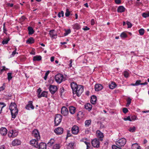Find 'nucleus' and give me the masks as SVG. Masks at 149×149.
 Instances as JSON below:
<instances>
[{"label":"nucleus","instance_id":"f257e3e1","mask_svg":"<svg viewBox=\"0 0 149 149\" xmlns=\"http://www.w3.org/2000/svg\"><path fill=\"white\" fill-rule=\"evenodd\" d=\"M73 94H76L78 96H80L84 91V86L82 85H78L74 82H72L70 84Z\"/></svg>","mask_w":149,"mask_h":149},{"label":"nucleus","instance_id":"f03ea898","mask_svg":"<svg viewBox=\"0 0 149 149\" xmlns=\"http://www.w3.org/2000/svg\"><path fill=\"white\" fill-rule=\"evenodd\" d=\"M9 109L10 110L12 118L14 119L17 115L18 111L16 104L15 103H11L9 107Z\"/></svg>","mask_w":149,"mask_h":149},{"label":"nucleus","instance_id":"7ed1b4c3","mask_svg":"<svg viewBox=\"0 0 149 149\" xmlns=\"http://www.w3.org/2000/svg\"><path fill=\"white\" fill-rule=\"evenodd\" d=\"M55 79L56 81L58 84H60L65 80L63 75L59 73L58 74L55 76Z\"/></svg>","mask_w":149,"mask_h":149},{"label":"nucleus","instance_id":"20e7f679","mask_svg":"<svg viewBox=\"0 0 149 149\" xmlns=\"http://www.w3.org/2000/svg\"><path fill=\"white\" fill-rule=\"evenodd\" d=\"M126 142V140L124 138H122L116 142V144L119 147L124 146Z\"/></svg>","mask_w":149,"mask_h":149},{"label":"nucleus","instance_id":"39448f33","mask_svg":"<svg viewBox=\"0 0 149 149\" xmlns=\"http://www.w3.org/2000/svg\"><path fill=\"white\" fill-rule=\"evenodd\" d=\"M62 118V116L60 114L56 115L54 120L55 125L58 126L60 123Z\"/></svg>","mask_w":149,"mask_h":149},{"label":"nucleus","instance_id":"423d86ee","mask_svg":"<svg viewBox=\"0 0 149 149\" xmlns=\"http://www.w3.org/2000/svg\"><path fill=\"white\" fill-rule=\"evenodd\" d=\"M18 135V133L16 130H10L8 132V136L10 138H14L16 137Z\"/></svg>","mask_w":149,"mask_h":149},{"label":"nucleus","instance_id":"0eeeda50","mask_svg":"<svg viewBox=\"0 0 149 149\" xmlns=\"http://www.w3.org/2000/svg\"><path fill=\"white\" fill-rule=\"evenodd\" d=\"M61 113L63 116H67L69 114V111L65 107L63 106L61 108Z\"/></svg>","mask_w":149,"mask_h":149},{"label":"nucleus","instance_id":"6e6552de","mask_svg":"<svg viewBox=\"0 0 149 149\" xmlns=\"http://www.w3.org/2000/svg\"><path fill=\"white\" fill-rule=\"evenodd\" d=\"M39 140H37L36 139H33L30 142V144L35 148H38V141Z\"/></svg>","mask_w":149,"mask_h":149},{"label":"nucleus","instance_id":"1a4fd4ad","mask_svg":"<svg viewBox=\"0 0 149 149\" xmlns=\"http://www.w3.org/2000/svg\"><path fill=\"white\" fill-rule=\"evenodd\" d=\"M49 89L52 94H54L57 90V88L56 86L52 85H50L49 86Z\"/></svg>","mask_w":149,"mask_h":149},{"label":"nucleus","instance_id":"9d476101","mask_svg":"<svg viewBox=\"0 0 149 149\" xmlns=\"http://www.w3.org/2000/svg\"><path fill=\"white\" fill-rule=\"evenodd\" d=\"M91 143L93 146L95 148H98L100 146V142L96 139L93 140L92 141Z\"/></svg>","mask_w":149,"mask_h":149},{"label":"nucleus","instance_id":"9b49d317","mask_svg":"<svg viewBox=\"0 0 149 149\" xmlns=\"http://www.w3.org/2000/svg\"><path fill=\"white\" fill-rule=\"evenodd\" d=\"M32 135L37 139L40 140V136L38 131L37 130H34L32 132Z\"/></svg>","mask_w":149,"mask_h":149},{"label":"nucleus","instance_id":"f8f14e48","mask_svg":"<svg viewBox=\"0 0 149 149\" xmlns=\"http://www.w3.org/2000/svg\"><path fill=\"white\" fill-rule=\"evenodd\" d=\"M71 131L72 132L73 134L76 135L79 132V128L77 126L74 125L72 127Z\"/></svg>","mask_w":149,"mask_h":149},{"label":"nucleus","instance_id":"ddd939ff","mask_svg":"<svg viewBox=\"0 0 149 149\" xmlns=\"http://www.w3.org/2000/svg\"><path fill=\"white\" fill-rule=\"evenodd\" d=\"M63 129L62 127H58L56 128L54 130V132L56 134L61 135L63 134Z\"/></svg>","mask_w":149,"mask_h":149},{"label":"nucleus","instance_id":"4468645a","mask_svg":"<svg viewBox=\"0 0 149 149\" xmlns=\"http://www.w3.org/2000/svg\"><path fill=\"white\" fill-rule=\"evenodd\" d=\"M96 133L97 137L99 139L100 141H102L104 137L103 133L99 130H97V131Z\"/></svg>","mask_w":149,"mask_h":149},{"label":"nucleus","instance_id":"2eb2a0df","mask_svg":"<svg viewBox=\"0 0 149 149\" xmlns=\"http://www.w3.org/2000/svg\"><path fill=\"white\" fill-rule=\"evenodd\" d=\"M32 103L33 102L32 101H29L28 102V104L26 106L25 108L27 110H29L30 108L32 109H34V107Z\"/></svg>","mask_w":149,"mask_h":149},{"label":"nucleus","instance_id":"dca6fc26","mask_svg":"<svg viewBox=\"0 0 149 149\" xmlns=\"http://www.w3.org/2000/svg\"><path fill=\"white\" fill-rule=\"evenodd\" d=\"M7 130L5 127H1L0 129V133L3 136H5L7 133Z\"/></svg>","mask_w":149,"mask_h":149},{"label":"nucleus","instance_id":"f3484780","mask_svg":"<svg viewBox=\"0 0 149 149\" xmlns=\"http://www.w3.org/2000/svg\"><path fill=\"white\" fill-rule=\"evenodd\" d=\"M103 88V86L100 84H96L95 85V90L96 91H99Z\"/></svg>","mask_w":149,"mask_h":149},{"label":"nucleus","instance_id":"a211bd4d","mask_svg":"<svg viewBox=\"0 0 149 149\" xmlns=\"http://www.w3.org/2000/svg\"><path fill=\"white\" fill-rule=\"evenodd\" d=\"M21 142L20 140L15 139L14 140L12 143V145L13 146H16L19 145L21 144Z\"/></svg>","mask_w":149,"mask_h":149},{"label":"nucleus","instance_id":"6ab92c4d","mask_svg":"<svg viewBox=\"0 0 149 149\" xmlns=\"http://www.w3.org/2000/svg\"><path fill=\"white\" fill-rule=\"evenodd\" d=\"M47 145L46 143L41 142L38 145L39 149H46Z\"/></svg>","mask_w":149,"mask_h":149},{"label":"nucleus","instance_id":"aec40b11","mask_svg":"<svg viewBox=\"0 0 149 149\" xmlns=\"http://www.w3.org/2000/svg\"><path fill=\"white\" fill-rule=\"evenodd\" d=\"M69 111L70 113L72 114H74L76 111V108L73 106H70L69 107Z\"/></svg>","mask_w":149,"mask_h":149},{"label":"nucleus","instance_id":"412c9836","mask_svg":"<svg viewBox=\"0 0 149 149\" xmlns=\"http://www.w3.org/2000/svg\"><path fill=\"white\" fill-rule=\"evenodd\" d=\"M85 108L90 111L92 109V106L91 104L89 103H87L84 105Z\"/></svg>","mask_w":149,"mask_h":149},{"label":"nucleus","instance_id":"4be33fe9","mask_svg":"<svg viewBox=\"0 0 149 149\" xmlns=\"http://www.w3.org/2000/svg\"><path fill=\"white\" fill-rule=\"evenodd\" d=\"M97 100L96 97L94 95H92L91 97V102L93 104H94L95 103Z\"/></svg>","mask_w":149,"mask_h":149},{"label":"nucleus","instance_id":"5701e85b","mask_svg":"<svg viewBox=\"0 0 149 149\" xmlns=\"http://www.w3.org/2000/svg\"><path fill=\"white\" fill-rule=\"evenodd\" d=\"M116 84L114 82H111V84H109V87L111 89H113L115 88L116 86Z\"/></svg>","mask_w":149,"mask_h":149},{"label":"nucleus","instance_id":"b1692460","mask_svg":"<svg viewBox=\"0 0 149 149\" xmlns=\"http://www.w3.org/2000/svg\"><path fill=\"white\" fill-rule=\"evenodd\" d=\"M47 93L45 91H43L40 95H38V96L39 98L42 97H47Z\"/></svg>","mask_w":149,"mask_h":149},{"label":"nucleus","instance_id":"393cba45","mask_svg":"<svg viewBox=\"0 0 149 149\" xmlns=\"http://www.w3.org/2000/svg\"><path fill=\"white\" fill-rule=\"evenodd\" d=\"M125 8L123 6H119L117 9V11L118 12L122 13L125 11Z\"/></svg>","mask_w":149,"mask_h":149},{"label":"nucleus","instance_id":"a878e982","mask_svg":"<svg viewBox=\"0 0 149 149\" xmlns=\"http://www.w3.org/2000/svg\"><path fill=\"white\" fill-rule=\"evenodd\" d=\"M91 119L86 120L85 122V126L86 127H88L91 125Z\"/></svg>","mask_w":149,"mask_h":149},{"label":"nucleus","instance_id":"bb28decb","mask_svg":"<svg viewBox=\"0 0 149 149\" xmlns=\"http://www.w3.org/2000/svg\"><path fill=\"white\" fill-rule=\"evenodd\" d=\"M34 42V40L32 37L29 38L26 41V43L28 44H32Z\"/></svg>","mask_w":149,"mask_h":149},{"label":"nucleus","instance_id":"cd10ccee","mask_svg":"<svg viewBox=\"0 0 149 149\" xmlns=\"http://www.w3.org/2000/svg\"><path fill=\"white\" fill-rule=\"evenodd\" d=\"M28 29L29 31L28 34L29 35H31L34 33V31L32 27L29 26L28 28Z\"/></svg>","mask_w":149,"mask_h":149},{"label":"nucleus","instance_id":"c85d7f7f","mask_svg":"<svg viewBox=\"0 0 149 149\" xmlns=\"http://www.w3.org/2000/svg\"><path fill=\"white\" fill-rule=\"evenodd\" d=\"M84 115L81 111H79L77 113V117L79 118H81L83 117Z\"/></svg>","mask_w":149,"mask_h":149},{"label":"nucleus","instance_id":"c756f323","mask_svg":"<svg viewBox=\"0 0 149 149\" xmlns=\"http://www.w3.org/2000/svg\"><path fill=\"white\" fill-rule=\"evenodd\" d=\"M54 142L55 140L54 139H51L47 143V145L48 146H50L54 143Z\"/></svg>","mask_w":149,"mask_h":149},{"label":"nucleus","instance_id":"7c9ffc66","mask_svg":"<svg viewBox=\"0 0 149 149\" xmlns=\"http://www.w3.org/2000/svg\"><path fill=\"white\" fill-rule=\"evenodd\" d=\"M41 59V56H33V60L34 61H39Z\"/></svg>","mask_w":149,"mask_h":149},{"label":"nucleus","instance_id":"2f4dec72","mask_svg":"<svg viewBox=\"0 0 149 149\" xmlns=\"http://www.w3.org/2000/svg\"><path fill=\"white\" fill-rule=\"evenodd\" d=\"M138 147L139 148V146L137 143H134L132 145V149H137Z\"/></svg>","mask_w":149,"mask_h":149},{"label":"nucleus","instance_id":"473e14b6","mask_svg":"<svg viewBox=\"0 0 149 149\" xmlns=\"http://www.w3.org/2000/svg\"><path fill=\"white\" fill-rule=\"evenodd\" d=\"M74 143H71L69 144L67 147L68 149H74L73 146Z\"/></svg>","mask_w":149,"mask_h":149},{"label":"nucleus","instance_id":"72a5a7b5","mask_svg":"<svg viewBox=\"0 0 149 149\" xmlns=\"http://www.w3.org/2000/svg\"><path fill=\"white\" fill-rule=\"evenodd\" d=\"M132 101V99L130 97H128L127 99V103L126 104V107H128Z\"/></svg>","mask_w":149,"mask_h":149},{"label":"nucleus","instance_id":"f704fd0d","mask_svg":"<svg viewBox=\"0 0 149 149\" xmlns=\"http://www.w3.org/2000/svg\"><path fill=\"white\" fill-rule=\"evenodd\" d=\"M65 32L64 34V36H65L67 35L68 34L70 33L71 32V30L70 29H69L68 30L65 29Z\"/></svg>","mask_w":149,"mask_h":149},{"label":"nucleus","instance_id":"c9c22d12","mask_svg":"<svg viewBox=\"0 0 149 149\" xmlns=\"http://www.w3.org/2000/svg\"><path fill=\"white\" fill-rule=\"evenodd\" d=\"M4 103H0V114L1 113L2 109L5 106Z\"/></svg>","mask_w":149,"mask_h":149},{"label":"nucleus","instance_id":"e433bc0d","mask_svg":"<svg viewBox=\"0 0 149 149\" xmlns=\"http://www.w3.org/2000/svg\"><path fill=\"white\" fill-rule=\"evenodd\" d=\"M9 40L10 39L9 38H7V39H4V40H3L2 41V43L3 45L7 44Z\"/></svg>","mask_w":149,"mask_h":149},{"label":"nucleus","instance_id":"4c0bfd02","mask_svg":"<svg viewBox=\"0 0 149 149\" xmlns=\"http://www.w3.org/2000/svg\"><path fill=\"white\" fill-rule=\"evenodd\" d=\"M60 147L59 144H56L53 146V149H59Z\"/></svg>","mask_w":149,"mask_h":149},{"label":"nucleus","instance_id":"58836bf2","mask_svg":"<svg viewBox=\"0 0 149 149\" xmlns=\"http://www.w3.org/2000/svg\"><path fill=\"white\" fill-rule=\"evenodd\" d=\"M8 75V81H10L11 80L12 78V73L9 72L7 74Z\"/></svg>","mask_w":149,"mask_h":149},{"label":"nucleus","instance_id":"ea45409f","mask_svg":"<svg viewBox=\"0 0 149 149\" xmlns=\"http://www.w3.org/2000/svg\"><path fill=\"white\" fill-rule=\"evenodd\" d=\"M120 36L121 38H126L127 37V34L124 32L120 34Z\"/></svg>","mask_w":149,"mask_h":149},{"label":"nucleus","instance_id":"a19ab883","mask_svg":"<svg viewBox=\"0 0 149 149\" xmlns=\"http://www.w3.org/2000/svg\"><path fill=\"white\" fill-rule=\"evenodd\" d=\"M73 27L74 29H79L80 28L79 25L77 24H75Z\"/></svg>","mask_w":149,"mask_h":149},{"label":"nucleus","instance_id":"79ce46f5","mask_svg":"<svg viewBox=\"0 0 149 149\" xmlns=\"http://www.w3.org/2000/svg\"><path fill=\"white\" fill-rule=\"evenodd\" d=\"M139 34L141 35H143L144 33V30L143 29H141L139 30Z\"/></svg>","mask_w":149,"mask_h":149},{"label":"nucleus","instance_id":"37998d69","mask_svg":"<svg viewBox=\"0 0 149 149\" xmlns=\"http://www.w3.org/2000/svg\"><path fill=\"white\" fill-rule=\"evenodd\" d=\"M61 17H63L64 16V12L63 11H61V12H59L58 14V16L59 17H61Z\"/></svg>","mask_w":149,"mask_h":149},{"label":"nucleus","instance_id":"c03bdc74","mask_svg":"<svg viewBox=\"0 0 149 149\" xmlns=\"http://www.w3.org/2000/svg\"><path fill=\"white\" fill-rule=\"evenodd\" d=\"M123 74L124 77L126 78L128 77L129 75V74L127 71H125L123 72Z\"/></svg>","mask_w":149,"mask_h":149},{"label":"nucleus","instance_id":"a18cd8bd","mask_svg":"<svg viewBox=\"0 0 149 149\" xmlns=\"http://www.w3.org/2000/svg\"><path fill=\"white\" fill-rule=\"evenodd\" d=\"M143 17L146 18L149 17V12L148 13H144L142 14V15Z\"/></svg>","mask_w":149,"mask_h":149},{"label":"nucleus","instance_id":"49530a36","mask_svg":"<svg viewBox=\"0 0 149 149\" xmlns=\"http://www.w3.org/2000/svg\"><path fill=\"white\" fill-rule=\"evenodd\" d=\"M70 12L68 9H67L66 10V12L65 13V15L66 17H68L70 15Z\"/></svg>","mask_w":149,"mask_h":149},{"label":"nucleus","instance_id":"de8ad7c7","mask_svg":"<svg viewBox=\"0 0 149 149\" xmlns=\"http://www.w3.org/2000/svg\"><path fill=\"white\" fill-rule=\"evenodd\" d=\"M8 70V69L6 68L5 66L2 67V69L0 70L1 74L4 71H6Z\"/></svg>","mask_w":149,"mask_h":149},{"label":"nucleus","instance_id":"09e8293b","mask_svg":"<svg viewBox=\"0 0 149 149\" xmlns=\"http://www.w3.org/2000/svg\"><path fill=\"white\" fill-rule=\"evenodd\" d=\"M49 71H47L46 72V73L45 74V76L44 77V79L45 80H46L47 77V76H48V74H49Z\"/></svg>","mask_w":149,"mask_h":149},{"label":"nucleus","instance_id":"8fccbe9b","mask_svg":"<svg viewBox=\"0 0 149 149\" xmlns=\"http://www.w3.org/2000/svg\"><path fill=\"white\" fill-rule=\"evenodd\" d=\"M120 147H118L115 145H113L112 146V149H121Z\"/></svg>","mask_w":149,"mask_h":149},{"label":"nucleus","instance_id":"3c124183","mask_svg":"<svg viewBox=\"0 0 149 149\" xmlns=\"http://www.w3.org/2000/svg\"><path fill=\"white\" fill-rule=\"evenodd\" d=\"M64 89L63 87H61L60 89V93L61 95H62L63 93L64 92Z\"/></svg>","mask_w":149,"mask_h":149},{"label":"nucleus","instance_id":"603ef678","mask_svg":"<svg viewBox=\"0 0 149 149\" xmlns=\"http://www.w3.org/2000/svg\"><path fill=\"white\" fill-rule=\"evenodd\" d=\"M126 24L128 26L127 28H130L132 27V24L130 22L127 21V22Z\"/></svg>","mask_w":149,"mask_h":149},{"label":"nucleus","instance_id":"864d4df0","mask_svg":"<svg viewBox=\"0 0 149 149\" xmlns=\"http://www.w3.org/2000/svg\"><path fill=\"white\" fill-rule=\"evenodd\" d=\"M123 119L125 121L129 120L130 121H132V120L129 116H128L127 118H124Z\"/></svg>","mask_w":149,"mask_h":149},{"label":"nucleus","instance_id":"5fc2aeb1","mask_svg":"<svg viewBox=\"0 0 149 149\" xmlns=\"http://www.w3.org/2000/svg\"><path fill=\"white\" fill-rule=\"evenodd\" d=\"M19 59L22 61H23L26 59L25 56H19Z\"/></svg>","mask_w":149,"mask_h":149},{"label":"nucleus","instance_id":"6e6d98bb","mask_svg":"<svg viewBox=\"0 0 149 149\" xmlns=\"http://www.w3.org/2000/svg\"><path fill=\"white\" fill-rule=\"evenodd\" d=\"M135 127H130V128L129 131H130L131 132H134L135 131Z\"/></svg>","mask_w":149,"mask_h":149},{"label":"nucleus","instance_id":"4d7b16f0","mask_svg":"<svg viewBox=\"0 0 149 149\" xmlns=\"http://www.w3.org/2000/svg\"><path fill=\"white\" fill-rule=\"evenodd\" d=\"M128 111V109L126 108H124L123 109V112L125 114L127 113Z\"/></svg>","mask_w":149,"mask_h":149},{"label":"nucleus","instance_id":"13d9d810","mask_svg":"<svg viewBox=\"0 0 149 149\" xmlns=\"http://www.w3.org/2000/svg\"><path fill=\"white\" fill-rule=\"evenodd\" d=\"M141 81L140 80H137L136 81L135 84H136V86L141 85Z\"/></svg>","mask_w":149,"mask_h":149},{"label":"nucleus","instance_id":"bf43d9fd","mask_svg":"<svg viewBox=\"0 0 149 149\" xmlns=\"http://www.w3.org/2000/svg\"><path fill=\"white\" fill-rule=\"evenodd\" d=\"M54 30H52L50 31L49 34L50 36L52 37H54V34L53 33V31H54Z\"/></svg>","mask_w":149,"mask_h":149},{"label":"nucleus","instance_id":"052dcab7","mask_svg":"<svg viewBox=\"0 0 149 149\" xmlns=\"http://www.w3.org/2000/svg\"><path fill=\"white\" fill-rule=\"evenodd\" d=\"M86 139H83L82 140H81V141L84 142L85 143V144L86 145H87L88 144V143H90L86 142Z\"/></svg>","mask_w":149,"mask_h":149},{"label":"nucleus","instance_id":"680f3d73","mask_svg":"<svg viewBox=\"0 0 149 149\" xmlns=\"http://www.w3.org/2000/svg\"><path fill=\"white\" fill-rule=\"evenodd\" d=\"M136 116L134 115V116H132L131 117V119L132 120H132H135L136 119Z\"/></svg>","mask_w":149,"mask_h":149},{"label":"nucleus","instance_id":"e2e57ef3","mask_svg":"<svg viewBox=\"0 0 149 149\" xmlns=\"http://www.w3.org/2000/svg\"><path fill=\"white\" fill-rule=\"evenodd\" d=\"M115 1L117 4H120L121 3L120 0H115Z\"/></svg>","mask_w":149,"mask_h":149},{"label":"nucleus","instance_id":"0e129e2a","mask_svg":"<svg viewBox=\"0 0 149 149\" xmlns=\"http://www.w3.org/2000/svg\"><path fill=\"white\" fill-rule=\"evenodd\" d=\"M5 88V86L4 85L0 87V92L3 91L4 89Z\"/></svg>","mask_w":149,"mask_h":149},{"label":"nucleus","instance_id":"69168bd1","mask_svg":"<svg viewBox=\"0 0 149 149\" xmlns=\"http://www.w3.org/2000/svg\"><path fill=\"white\" fill-rule=\"evenodd\" d=\"M86 149H92L91 147V144L90 143L86 145Z\"/></svg>","mask_w":149,"mask_h":149},{"label":"nucleus","instance_id":"338daca9","mask_svg":"<svg viewBox=\"0 0 149 149\" xmlns=\"http://www.w3.org/2000/svg\"><path fill=\"white\" fill-rule=\"evenodd\" d=\"M95 21L94 19H92L91 21V24L92 25H93L95 24Z\"/></svg>","mask_w":149,"mask_h":149},{"label":"nucleus","instance_id":"774afa93","mask_svg":"<svg viewBox=\"0 0 149 149\" xmlns=\"http://www.w3.org/2000/svg\"><path fill=\"white\" fill-rule=\"evenodd\" d=\"M71 136V134L70 133L69 131H68L67 133V136L66 137V139L68 137H70Z\"/></svg>","mask_w":149,"mask_h":149}]
</instances>
